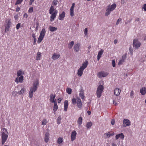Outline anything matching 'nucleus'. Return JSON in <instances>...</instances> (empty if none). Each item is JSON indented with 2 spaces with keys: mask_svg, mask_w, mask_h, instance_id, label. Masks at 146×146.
<instances>
[{
  "mask_svg": "<svg viewBox=\"0 0 146 146\" xmlns=\"http://www.w3.org/2000/svg\"><path fill=\"white\" fill-rule=\"evenodd\" d=\"M58 1L56 0H54L52 2V5L49 10V13L51 15L50 21L52 22L54 20L58 13L57 10H55L53 5L56 6L57 4Z\"/></svg>",
  "mask_w": 146,
  "mask_h": 146,
  "instance_id": "obj_1",
  "label": "nucleus"
},
{
  "mask_svg": "<svg viewBox=\"0 0 146 146\" xmlns=\"http://www.w3.org/2000/svg\"><path fill=\"white\" fill-rule=\"evenodd\" d=\"M38 80H36L34 81L33 86L30 88L29 92V96L30 98H32L33 96V93L37 90V86L38 85Z\"/></svg>",
  "mask_w": 146,
  "mask_h": 146,
  "instance_id": "obj_2",
  "label": "nucleus"
},
{
  "mask_svg": "<svg viewBox=\"0 0 146 146\" xmlns=\"http://www.w3.org/2000/svg\"><path fill=\"white\" fill-rule=\"evenodd\" d=\"M88 64L87 61H86L82 64V66L80 67L78 70L77 74L79 76H81L83 74L84 70L87 67Z\"/></svg>",
  "mask_w": 146,
  "mask_h": 146,
  "instance_id": "obj_3",
  "label": "nucleus"
},
{
  "mask_svg": "<svg viewBox=\"0 0 146 146\" xmlns=\"http://www.w3.org/2000/svg\"><path fill=\"white\" fill-rule=\"evenodd\" d=\"M72 101L73 104L75 105L76 104L77 107L79 109H81L82 107V103L81 99L79 97H77L76 98H73L72 99Z\"/></svg>",
  "mask_w": 146,
  "mask_h": 146,
  "instance_id": "obj_4",
  "label": "nucleus"
},
{
  "mask_svg": "<svg viewBox=\"0 0 146 146\" xmlns=\"http://www.w3.org/2000/svg\"><path fill=\"white\" fill-rule=\"evenodd\" d=\"M3 132L1 134V143L2 145L4 144L5 143L8 137V135L5 132L7 131V129L5 128H3L2 129Z\"/></svg>",
  "mask_w": 146,
  "mask_h": 146,
  "instance_id": "obj_5",
  "label": "nucleus"
},
{
  "mask_svg": "<svg viewBox=\"0 0 146 146\" xmlns=\"http://www.w3.org/2000/svg\"><path fill=\"white\" fill-rule=\"evenodd\" d=\"M116 6V4L115 3H113L111 5L108 6L107 8L105 15L106 16L109 15L111 11L115 9Z\"/></svg>",
  "mask_w": 146,
  "mask_h": 146,
  "instance_id": "obj_6",
  "label": "nucleus"
},
{
  "mask_svg": "<svg viewBox=\"0 0 146 146\" xmlns=\"http://www.w3.org/2000/svg\"><path fill=\"white\" fill-rule=\"evenodd\" d=\"M46 31L44 28H43L40 32V35L38 39L37 42L40 43L43 39L45 35Z\"/></svg>",
  "mask_w": 146,
  "mask_h": 146,
  "instance_id": "obj_7",
  "label": "nucleus"
},
{
  "mask_svg": "<svg viewBox=\"0 0 146 146\" xmlns=\"http://www.w3.org/2000/svg\"><path fill=\"white\" fill-rule=\"evenodd\" d=\"M104 89V87L102 85H100L98 86L96 91V94L98 98H100L101 97Z\"/></svg>",
  "mask_w": 146,
  "mask_h": 146,
  "instance_id": "obj_8",
  "label": "nucleus"
},
{
  "mask_svg": "<svg viewBox=\"0 0 146 146\" xmlns=\"http://www.w3.org/2000/svg\"><path fill=\"white\" fill-rule=\"evenodd\" d=\"M5 31L6 33L9 31L10 26L11 24V20L9 19H7L5 21Z\"/></svg>",
  "mask_w": 146,
  "mask_h": 146,
  "instance_id": "obj_9",
  "label": "nucleus"
},
{
  "mask_svg": "<svg viewBox=\"0 0 146 146\" xmlns=\"http://www.w3.org/2000/svg\"><path fill=\"white\" fill-rule=\"evenodd\" d=\"M141 43L137 39H134L133 42V46L136 49H138L140 46Z\"/></svg>",
  "mask_w": 146,
  "mask_h": 146,
  "instance_id": "obj_10",
  "label": "nucleus"
},
{
  "mask_svg": "<svg viewBox=\"0 0 146 146\" xmlns=\"http://www.w3.org/2000/svg\"><path fill=\"white\" fill-rule=\"evenodd\" d=\"M114 132L112 131L108 132L105 133L104 135V137L105 139H107L110 138L111 136L114 135Z\"/></svg>",
  "mask_w": 146,
  "mask_h": 146,
  "instance_id": "obj_11",
  "label": "nucleus"
},
{
  "mask_svg": "<svg viewBox=\"0 0 146 146\" xmlns=\"http://www.w3.org/2000/svg\"><path fill=\"white\" fill-rule=\"evenodd\" d=\"M131 125V122L128 119H124L123 120V126L126 127L127 126H129Z\"/></svg>",
  "mask_w": 146,
  "mask_h": 146,
  "instance_id": "obj_12",
  "label": "nucleus"
},
{
  "mask_svg": "<svg viewBox=\"0 0 146 146\" xmlns=\"http://www.w3.org/2000/svg\"><path fill=\"white\" fill-rule=\"evenodd\" d=\"M108 74V73L107 72L102 71L98 73V76L99 78H101L103 77H105Z\"/></svg>",
  "mask_w": 146,
  "mask_h": 146,
  "instance_id": "obj_13",
  "label": "nucleus"
},
{
  "mask_svg": "<svg viewBox=\"0 0 146 146\" xmlns=\"http://www.w3.org/2000/svg\"><path fill=\"white\" fill-rule=\"evenodd\" d=\"M23 80V76H21L19 77L17 76L15 79V81L17 83H18L19 82H22Z\"/></svg>",
  "mask_w": 146,
  "mask_h": 146,
  "instance_id": "obj_14",
  "label": "nucleus"
},
{
  "mask_svg": "<svg viewBox=\"0 0 146 146\" xmlns=\"http://www.w3.org/2000/svg\"><path fill=\"white\" fill-rule=\"evenodd\" d=\"M50 102L52 103H55L56 102V100L55 99L56 97L55 95H53V94H51L50 96Z\"/></svg>",
  "mask_w": 146,
  "mask_h": 146,
  "instance_id": "obj_15",
  "label": "nucleus"
},
{
  "mask_svg": "<svg viewBox=\"0 0 146 146\" xmlns=\"http://www.w3.org/2000/svg\"><path fill=\"white\" fill-rule=\"evenodd\" d=\"M76 134L77 133L74 130L72 132L71 139L72 141H74L75 139Z\"/></svg>",
  "mask_w": 146,
  "mask_h": 146,
  "instance_id": "obj_16",
  "label": "nucleus"
},
{
  "mask_svg": "<svg viewBox=\"0 0 146 146\" xmlns=\"http://www.w3.org/2000/svg\"><path fill=\"white\" fill-rule=\"evenodd\" d=\"M80 43H77L74 45L73 48L74 51L78 52L80 50Z\"/></svg>",
  "mask_w": 146,
  "mask_h": 146,
  "instance_id": "obj_17",
  "label": "nucleus"
},
{
  "mask_svg": "<svg viewBox=\"0 0 146 146\" xmlns=\"http://www.w3.org/2000/svg\"><path fill=\"white\" fill-rule=\"evenodd\" d=\"M60 55L59 53H54L52 57V58L53 60H56L58 59L60 57Z\"/></svg>",
  "mask_w": 146,
  "mask_h": 146,
  "instance_id": "obj_18",
  "label": "nucleus"
},
{
  "mask_svg": "<svg viewBox=\"0 0 146 146\" xmlns=\"http://www.w3.org/2000/svg\"><path fill=\"white\" fill-rule=\"evenodd\" d=\"M140 92L142 95H144L146 94V87H143L140 90Z\"/></svg>",
  "mask_w": 146,
  "mask_h": 146,
  "instance_id": "obj_19",
  "label": "nucleus"
},
{
  "mask_svg": "<svg viewBox=\"0 0 146 146\" xmlns=\"http://www.w3.org/2000/svg\"><path fill=\"white\" fill-rule=\"evenodd\" d=\"M65 13L64 11L62 13L60 14L58 17V19L60 20H63L65 17Z\"/></svg>",
  "mask_w": 146,
  "mask_h": 146,
  "instance_id": "obj_20",
  "label": "nucleus"
},
{
  "mask_svg": "<svg viewBox=\"0 0 146 146\" xmlns=\"http://www.w3.org/2000/svg\"><path fill=\"white\" fill-rule=\"evenodd\" d=\"M121 92V90L118 88H115L114 91V94L116 96H119Z\"/></svg>",
  "mask_w": 146,
  "mask_h": 146,
  "instance_id": "obj_21",
  "label": "nucleus"
},
{
  "mask_svg": "<svg viewBox=\"0 0 146 146\" xmlns=\"http://www.w3.org/2000/svg\"><path fill=\"white\" fill-rule=\"evenodd\" d=\"M103 52L104 50L102 49H101L98 52L97 56V60H100L101 56L103 54Z\"/></svg>",
  "mask_w": 146,
  "mask_h": 146,
  "instance_id": "obj_22",
  "label": "nucleus"
},
{
  "mask_svg": "<svg viewBox=\"0 0 146 146\" xmlns=\"http://www.w3.org/2000/svg\"><path fill=\"white\" fill-rule=\"evenodd\" d=\"M115 137L116 139H118L119 138L123 139L124 137V135L123 133H121L116 135Z\"/></svg>",
  "mask_w": 146,
  "mask_h": 146,
  "instance_id": "obj_23",
  "label": "nucleus"
},
{
  "mask_svg": "<svg viewBox=\"0 0 146 146\" xmlns=\"http://www.w3.org/2000/svg\"><path fill=\"white\" fill-rule=\"evenodd\" d=\"M68 102L67 100H65L64 102V110L65 111H66L68 109Z\"/></svg>",
  "mask_w": 146,
  "mask_h": 146,
  "instance_id": "obj_24",
  "label": "nucleus"
},
{
  "mask_svg": "<svg viewBox=\"0 0 146 146\" xmlns=\"http://www.w3.org/2000/svg\"><path fill=\"white\" fill-rule=\"evenodd\" d=\"M49 134L48 133H46L45 135L44 141L45 142L47 143L49 140Z\"/></svg>",
  "mask_w": 146,
  "mask_h": 146,
  "instance_id": "obj_25",
  "label": "nucleus"
},
{
  "mask_svg": "<svg viewBox=\"0 0 146 146\" xmlns=\"http://www.w3.org/2000/svg\"><path fill=\"white\" fill-rule=\"evenodd\" d=\"M41 56V53L39 52H38L37 54V55L36 57V60H40Z\"/></svg>",
  "mask_w": 146,
  "mask_h": 146,
  "instance_id": "obj_26",
  "label": "nucleus"
},
{
  "mask_svg": "<svg viewBox=\"0 0 146 146\" xmlns=\"http://www.w3.org/2000/svg\"><path fill=\"white\" fill-rule=\"evenodd\" d=\"M24 74V72L22 70H18L17 72V76L19 77L21 76H23Z\"/></svg>",
  "mask_w": 146,
  "mask_h": 146,
  "instance_id": "obj_27",
  "label": "nucleus"
},
{
  "mask_svg": "<svg viewBox=\"0 0 146 146\" xmlns=\"http://www.w3.org/2000/svg\"><path fill=\"white\" fill-rule=\"evenodd\" d=\"M82 118L80 116L78 119L77 120L78 124L79 126H80L82 123Z\"/></svg>",
  "mask_w": 146,
  "mask_h": 146,
  "instance_id": "obj_28",
  "label": "nucleus"
},
{
  "mask_svg": "<svg viewBox=\"0 0 146 146\" xmlns=\"http://www.w3.org/2000/svg\"><path fill=\"white\" fill-rule=\"evenodd\" d=\"M48 29L50 31L54 32L57 30V28L53 26H49Z\"/></svg>",
  "mask_w": 146,
  "mask_h": 146,
  "instance_id": "obj_29",
  "label": "nucleus"
},
{
  "mask_svg": "<svg viewBox=\"0 0 146 146\" xmlns=\"http://www.w3.org/2000/svg\"><path fill=\"white\" fill-rule=\"evenodd\" d=\"M92 123L91 121L88 122L86 125V127L87 129H89L92 125Z\"/></svg>",
  "mask_w": 146,
  "mask_h": 146,
  "instance_id": "obj_30",
  "label": "nucleus"
},
{
  "mask_svg": "<svg viewBox=\"0 0 146 146\" xmlns=\"http://www.w3.org/2000/svg\"><path fill=\"white\" fill-rule=\"evenodd\" d=\"M58 107L57 105V102L54 103V106L53 108V111L55 112L58 109Z\"/></svg>",
  "mask_w": 146,
  "mask_h": 146,
  "instance_id": "obj_31",
  "label": "nucleus"
},
{
  "mask_svg": "<svg viewBox=\"0 0 146 146\" xmlns=\"http://www.w3.org/2000/svg\"><path fill=\"white\" fill-rule=\"evenodd\" d=\"M25 91V89L24 88H23L21 90L18 92L17 94L19 95H21L24 93Z\"/></svg>",
  "mask_w": 146,
  "mask_h": 146,
  "instance_id": "obj_32",
  "label": "nucleus"
},
{
  "mask_svg": "<svg viewBox=\"0 0 146 146\" xmlns=\"http://www.w3.org/2000/svg\"><path fill=\"white\" fill-rule=\"evenodd\" d=\"M79 96L82 99L84 98L85 96H84V93L83 91L81 90L80 91L79 93Z\"/></svg>",
  "mask_w": 146,
  "mask_h": 146,
  "instance_id": "obj_33",
  "label": "nucleus"
},
{
  "mask_svg": "<svg viewBox=\"0 0 146 146\" xmlns=\"http://www.w3.org/2000/svg\"><path fill=\"white\" fill-rule=\"evenodd\" d=\"M74 42L73 41H72L68 44V48L69 49H71L74 45Z\"/></svg>",
  "mask_w": 146,
  "mask_h": 146,
  "instance_id": "obj_34",
  "label": "nucleus"
},
{
  "mask_svg": "<svg viewBox=\"0 0 146 146\" xmlns=\"http://www.w3.org/2000/svg\"><path fill=\"white\" fill-rule=\"evenodd\" d=\"M32 36L34 38V42L33 43V44L35 45L36 41L35 34L33 33L32 34Z\"/></svg>",
  "mask_w": 146,
  "mask_h": 146,
  "instance_id": "obj_35",
  "label": "nucleus"
},
{
  "mask_svg": "<svg viewBox=\"0 0 146 146\" xmlns=\"http://www.w3.org/2000/svg\"><path fill=\"white\" fill-rule=\"evenodd\" d=\"M63 141L62 138L59 137L58 139L57 143L58 144H60Z\"/></svg>",
  "mask_w": 146,
  "mask_h": 146,
  "instance_id": "obj_36",
  "label": "nucleus"
},
{
  "mask_svg": "<svg viewBox=\"0 0 146 146\" xmlns=\"http://www.w3.org/2000/svg\"><path fill=\"white\" fill-rule=\"evenodd\" d=\"M66 91L69 94H71L72 90L71 88H68L66 89Z\"/></svg>",
  "mask_w": 146,
  "mask_h": 146,
  "instance_id": "obj_37",
  "label": "nucleus"
},
{
  "mask_svg": "<svg viewBox=\"0 0 146 146\" xmlns=\"http://www.w3.org/2000/svg\"><path fill=\"white\" fill-rule=\"evenodd\" d=\"M70 14L71 16L73 17L74 15V10L70 9Z\"/></svg>",
  "mask_w": 146,
  "mask_h": 146,
  "instance_id": "obj_38",
  "label": "nucleus"
},
{
  "mask_svg": "<svg viewBox=\"0 0 146 146\" xmlns=\"http://www.w3.org/2000/svg\"><path fill=\"white\" fill-rule=\"evenodd\" d=\"M61 120V117L60 116H59L57 118V124H59L60 123Z\"/></svg>",
  "mask_w": 146,
  "mask_h": 146,
  "instance_id": "obj_39",
  "label": "nucleus"
},
{
  "mask_svg": "<svg viewBox=\"0 0 146 146\" xmlns=\"http://www.w3.org/2000/svg\"><path fill=\"white\" fill-rule=\"evenodd\" d=\"M47 121L46 119H43L42 121V125H46L47 123Z\"/></svg>",
  "mask_w": 146,
  "mask_h": 146,
  "instance_id": "obj_40",
  "label": "nucleus"
},
{
  "mask_svg": "<svg viewBox=\"0 0 146 146\" xmlns=\"http://www.w3.org/2000/svg\"><path fill=\"white\" fill-rule=\"evenodd\" d=\"M33 9L32 7H30L28 10V13H31L33 12Z\"/></svg>",
  "mask_w": 146,
  "mask_h": 146,
  "instance_id": "obj_41",
  "label": "nucleus"
},
{
  "mask_svg": "<svg viewBox=\"0 0 146 146\" xmlns=\"http://www.w3.org/2000/svg\"><path fill=\"white\" fill-rule=\"evenodd\" d=\"M23 1V0H17L15 3V5H17L19 4H21Z\"/></svg>",
  "mask_w": 146,
  "mask_h": 146,
  "instance_id": "obj_42",
  "label": "nucleus"
},
{
  "mask_svg": "<svg viewBox=\"0 0 146 146\" xmlns=\"http://www.w3.org/2000/svg\"><path fill=\"white\" fill-rule=\"evenodd\" d=\"M124 62V61L121 59L119 61L118 63V65H120L122 64L123 62Z\"/></svg>",
  "mask_w": 146,
  "mask_h": 146,
  "instance_id": "obj_43",
  "label": "nucleus"
},
{
  "mask_svg": "<svg viewBox=\"0 0 146 146\" xmlns=\"http://www.w3.org/2000/svg\"><path fill=\"white\" fill-rule=\"evenodd\" d=\"M84 34L86 36L88 34V29L87 28H86L84 31Z\"/></svg>",
  "mask_w": 146,
  "mask_h": 146,
  "instance_id": "obj_44",
  "label": "nucleus"
},
{
  "mask_svg": "<svg viewBox=\"0 0 146 146\" xmlns=\"http://www.w3.org/2000/svg\"><path fill=\"white\" fill-rule=\"evenodd\" d=\"M122 19L121 18H119L117 20L116 23V25H117L119 24V23L121 21Z\"/></svg>",
  "mask_w": 146,
  "mask_h": 146,
  "instance_id": "obj_45",
  "label": "nucleus"
},
{
  "mask_svg": "<svg viewBox=\"0 0 146 146\" xmlns=\"http://www.w3.org/2000/svg\"><path fill=\"white\" fill-rule=\"evenodd\" d=\"M21 26V23H18L16 26V28L18 30L20 28Z\"/></svg>",
  "mask_w": 146,
  "mask_h": 146,
  "instance_id": "obj_46",
  "label": "nucleus"
},
{
  "mask_svg": "<svg viewBox=\"0 0 146 146\" xmlns=\"http://www.w3.org/2000/svg\"><path fill=\"white\" fill-rule=\"evenodd\" d=\"M112 64L113 66L114 67L115 66V60H113L112 61Z\"/></svg>",
  "mask_w": 146,
  "mask_h": 146,
  "instance_id": "obj_47",
  "label": "nucleus"
},
{
  "mask_svg": "<svg viewBox=\"0 0 146 146\" xmlns=\"http://www.w3.org/2000/svg\"><path fill=\"white\" fill-rule=\"evenodd\" d=\"M134 93L133 91V90H132L130 94V96L131 98H132L133 97V96L134 95Z\"/></svg>",
  "mask_w": 146,
  "mask_h": 146,
  "instance_id": "obj_48",
  "label": "nucleus"
},
{
  "mask_svg": "<svg viewBox=\"0 0 146 146\" xmlns=\"http://www.w3.org/2000/svg\"><path fill=\"white\" fill-rule=\"evenodd\" d=\"M75 3H73L72 4V5L70 9L74 10L75 6Z\"/></svg>",
  "mask_w": 146,
  "mask_h": 146,
  "instance_id": "obj_49",
  "label": "nucleus"
},
{
  "mask_svg": "<svg viewBox=\"0 0 146 146\" xmlns=\"http://www.w3.org/2000/svg\"><path fill=\"white\" fill-rule=\"evenodd\" d=\"M126 55L125 54L124 55L122 56V58L121 59L125 61V60L126 59Z\"/></svg>",
  "mask_w": 146,
  "mask_h": 146,
  "instance_id": "obj_50",
  "label": "nucleus"
},
{
  "mask_svg": "<svg viewBox=\"0 0 146 146\" xmlns=\"http://www.w3.org/2000/svg\"><path fill=\"white\" fill-rule=\"evenodd\" d=\"M142 9H143L144 10L146 11V4H145L143 5Z\"/></svg>",
  "mask_w": 146,
  "mask_h": 146,
  "instance_id": "obj_51",
  "label": "nucleus"
},
{
  "mask_svg": "<svg viewBox=\"0 0 146 146\" xmlns=\"http://www.w3.org/2000/svg\"><path fill=\"white\" fill-rule=\"evenodd\" d=\"M18 17H19V16H18V14L16 15L14 17V18L15 19V20H17V19L18 18Z\"/></svg>",
  "mask_w": 146,
  "mask_h": 146,
  "instance_id": "obj_52",
  "label": "nucleus"
},
{
  "mask_svg": "<svg viewBox=\"0 0 146 146\" xmlns=\"http://www.w3.org/2000/svg\"><path fill=\"white\" fill-rule=\"evenodd\" d=\"M20 7H19L18 6L16 9V12H18L20 11Z\"/></svg>",
  "mask_w": 146,
  "mask_h": 146,
  "instance_id": "obj_53",
  "label": "nucleus"
},
{
  "mask_svg": "<svg viewBox=\"0 0 146 146\" xmlns=\"http://www.w3.org/2000/svg\"><path fill=\"white\" fill-rule=\"evenodd\" d=\"M35 0H30L29 4V5H31L33 3L34 1Z\"/></svg>",
  "mask_w": 146,
  "mask_h": 146,
  "instance_id": "obj_54",
  "label": "nucleus"
},
{
  "mask_svg": "<svg viewBox=\"0 0 146 146\" xmlns=\"http://www.w3.org/2000/svg\"><path fill=\"white\" fill-rule=\"evenodd\" d=\"M111 123L112 125H114L115 123V121L114 119H113L111 120Z\"/></svg>",
  "mask_w": 146,
  "mask_h": 146,
  "instance_id": "obj_55",
  "label": "nucleus"
},
{
  "mask_svg": "<svg viewBox=\"0 0 146 146\" xmlns=\"http://www.w3.org/2000/svg\"><path fill=\"white\" fill-rule=\"evenodd\" d=\"M24 17H25L26 18H27L28 17V15L26 13H25L24 15Z\"/></svg>",
  "mask_w": 146,
  "mask_h": 146,
  "instance_id": "obj_56",
  "label": "nucleus"
},
{
  "mask_svg": "<svg viewBox=\"0 0 146 146\" xmlns=\"http://www.w3.org/2000/svg\"><path fill=\"white\" fill-rule=\"evenodd\" d=\"M113 104L115 106H117L118 104L117 103H116L115 100H113Z\"/></svg>",
  "mask_w": 146,
  "mask_h": 146,
  "instance_id": "obj_57",
  "label": "nucleus"
},
{
  "mask_svg": "<svg viewBox=\"0 0 146 146\" xmlns=\"http://www.w3.org/2000/svg\"><path fill=\"white\" fill-rule=\"evenodd\" d=\"M58 103H60L61 101V99L59 98L58 99Z\"/></svg>",
  "mask_w": 146,
  "mask_h": 146,
  "instance_id": "obj_58",
  "label": "nucleus"
},
{
  "mask_svg": "<svg viewBox=\"0 0 146 146\" xmlns=\"http://www.w3.org/2000/svg\"><path fill=\"white\" fill-rule=\"evenodd\" d=\"M117 42V40L116 39L114 41V43L115 44H116Z\"/></svg>",
  "mask_w": 146,
  "mask_h": 146,
  "instance_id": "obj_59",
  "label": "nucleus"
},
{
  "mask_svg": "<svg viewBox=\"0 0 146 146\" xmlns=\"http://www.w3.org/2000/svg\"><path fill=\"white\" fill-rule=\"evenodd\" d=\"M121 4H123L125 2V0H121Z\"/></svg>",
  "mask_w": 146,
  "mask_h": 146,
  "instance_id": "obj_60",
  "label": "nucleus"
},
{
  "mask_svg": "<svg viewBox=\"0 0 146 146\" xmlns=\"http://www.w3.org/2000/svg\"><path fill=\"white\" fill-rule=\"evenodd\" d=\"M112 146H117L115 143H112Z\"/></svg>",
  "mask_w": 146,
  "mask_h": 146,
  "instance_id": "obj_61",
  "label": "nucleus"
},
{
  "mask_svg": "<svg viewBox=\"0 0 146 146\" xmlns=\"http://www.w3.org/2000/svg\"><path fill=\"white\" fill-rule=\"evenodd\" d=\"M87 113H88V115H90L91 114V112L90 111H87Z\"/></svg>",
  "mask_w": 146,
  "mask_h": 146,
  "instance_id": "obj_62",
  "label": "nucleus"
},
{
  "mask_svg": "<svg viewBox=\"0 0 146 146\" xmlns=\"http://www.w3.org/2000/svg\"><path fill=\"white\" fill-rule=\"evenodd\" d=\"M140 19L139 18H137L135 19V21H139Z\"/></svg>",
  "mask_w": 146,
  "mask_h": 146,
  "instance_id": "obj_63",
  "label": "nucleus"
},
{
  "mask_svg": "<svg viewBox=\"0 0 146 146\" xmlns=\"http://www.w3.org/2000/svg\"><path fill=\"white\" fill-rule=\"evenodd\" d=\"M144 40H146V36H145L143 38Z\"/></svg>",
  "mask_w": 146,
  "mask_h": 146,
  "instance_id": "obj_64",
  "label": "nucleus"
}]
</instances>
